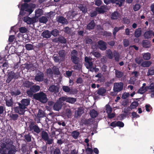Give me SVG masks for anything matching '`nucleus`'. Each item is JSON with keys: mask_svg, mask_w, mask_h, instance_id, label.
I'll return each mask as SVG.
<instances>
[{"mask_svg": "<svg viewBox=\"0 0 154 154\" xmlns=\"http://www.w3.org/2000/svg\"><path fill=\"white\" fill-rule=\"evenodd\" d=\"M71 60L72 62L74 64V67L77 69H80L82 67L79 63L80 59L78 57L77 51L75 49L73 50L71 54Z\"/></svg>", "mask_w": 154, "mask_h": 154, "instance_id": "1", "label": "nucleus"}, {"mask_svg": "<svg viewBox=\"0 0 154 154\" xmlns=\"http://www.w3.org/2000/svg\"><path fill=\"white\" fill-rule=\"evenodd\" d=\"M33 98L41 103H45L48 100L47 95L42 91L35 94L33 95Z\"/></svg>", "mask_w": 154, "mask_h": 154, "instance_id": "2", "label": "nucleus"}, {"mask_svg": "<svg viewBox=\"0 0 154 154\" xmlns=\"http://www.w3.org/2000/svg\"><path fill=\"white\" fill-rule=\"evenodd\" d=\"M29 131H32V133H35L38 134L40 133L42 130L35 122L33 121H30L29 125Z\"/></svg>", "mask_w": 154, "mask_h": 154, "instance_id": "3", "label": "nucleus"}, {"mask_svg": "<svg viewBox=\"0 0 154 154\" xmlns=\"http://www.w3.org/2000/svg\"><path fill=\"white\" fill-rule=\"evenodd\" d=\"M14 109L16 113H18L20 114H23L25 112L26 109L20 103H15L14 105Z\"/></svg>", "mask_w": 154, "mask_h": 154, "instance_id": "4", "label": "nucleus"}, {"mask_svg": "<svg viewBox=\"0 0 154 154\" xmlns=\"http://www.w3.org/2000/svg\"><path fill=\"white\" fill-rule=\"evenodd\" d=\"M7 76V79L6 82L7 83H9L13 79H18L20 76V74L18 72L15 73L13 71H11L8 72Z\"/></svg>", "mask_w": 154, "mask_h": 154, "instance_id": "5", "label": "nucleus"}, {"mask_svg": "<svg viewBox=\"0 0 154 154\" xmlns=\"http://www.w3.org/2000/svg\"><path fill=\"white\" fill-rule=\"evenodd\" d=\"M62 97H61L57 100L54 104L53 108L54 110L56 111H59L62 108L63 106V102L62 100Z\"/></svg>", "mask_w": 154, "mask_h": 154, "instance_id": "6", "label": "nucleus"}, {"mask_svg": "<svg viewBox=\"0 0 154 154\" xmlns=\"http://www.w3.org/2000/svg\"><path fill=\"white\" fill-rule=\"evenodd\" d=\"M92 59L90 57L86 56L85 57V66L86 68L90 70H92V68L94 66L92 61Z\"/></svg>", "mask_w": 154, "mask_h": 154, "instance_id": "7", "label": "nucleus"}, {"mask_svg": "<svg viewBox=\"0 0 154 154\" xmlns=\"http://www.w3.org/2000/svg\"><path fill=\"white\" fill-rule=\"evenodd\" d=\"M124 84L122 82H116L113 86V90L115 92H118L121 91L123 88Z\"/></svg>", "mask_w": 154, "mask_h": 154, "instance_id": "8", "label": "nucleus"}, {"mask_svg": "<svg viewBox=\"0 0 154 154\" xmlns=\"http://www.w3.org/2000/svg\"><path fill=\"white\" fill-rule=\"evenodd\" d=\"M24 22L28 24H32L35 23L36 21V19L35 17L30 18L27 16L23 18Z\"/></svg>", "mask_w": 154, "mask_h": 154, "instance_id": "9", "label": "nucleus"}, {"mask_svg": "<svg viewBox=\"0 0 154 154\" xmlns=\"http://www.w3.org/2000/svg\"><path fill=\"white\" fill-rule=\"evenodd\" d=\"M99 48L102 51H105L107 48L106 43L103 40H100L97 42Z\"/></svg>", "mask_w": 154, "mask_h": 154, "instance_id": "10", "label": "nucleus"}, {"mask_svg": "<svg viewBox=\"0 0 154 154\" xmlns=\"http://www.w3.org/2000/svg\"><path fill=\"white\" fill-rule=\"evenodd\" d=\"M62 100L63 101H66L69 103L73 104L76 101L75 98L71 97H68L67 96L62 97Z\"/></svg>", "mask_w": 154, "mask_h": 154, "instance_id": "11", "label": "nucleus"}, {"mask_svg": "<svg viewBox=\"0 0 154 154\" xmlns=\"http://www.w3.org/2000/svg\"><path fill=\"white\" fill-rule=\"evenodd\" d=\"M44 78V74L41 72L40 73L36 74L35 77V80L38 82H41L43 81Z\"/></svg>", "mask_w": 154, "mask_h": 154, "instance_id": "12", "label": "nucleus"}, {"mask_svg": "<svg viewBox=\"0 0 154 154\" xmlns=\"http://www.w3.org/2000/svg\"><path fill=\"white\" fill-rule=\"evenodd\" d=\"M59 87L54 85H51L49 88V91L54 93H57L59 92Z\"/></svg>", "mask_w": 154, "mask_h": 154, "instance_id": "13", "label": "nucleus"}, {"mask_svg": "<svg viewBox=\"0 0 154 154\" xmlns=\"http://www.w3.org/2000/svg\"><path fill=\"white\" fill-rule=\"evenodd\" d=\"M92 119L91 118H89L88 119H82L81 122L82 125H84L86 126H88V125H91L92 124Z\"/></svg>", "mask_w": 154, "mask_h": 154, "instance_id": "14", "label": "nucleus"}, {"mask_svg": "<svg viewBox=\"0 0 154 154\" xmlns=\"http://www.w3.org/2000/svg\"><path fill=\"white\" fill-rule=\"evenodd\" d=\"M29 99H23L20 101V103L26 109V106L30 104Z\"/></svg>", "mask_w": 154, "mask_h": 154, "instance_id": "15", "label": "nucleus"}, {"mask_svg": "<svg viewBox=\"0 0 154 154\" xmlns=\"http://www.w3.org/2000/svg\"><path fill=\"white\" fill-rule=\"evenodd\" d=\"M40 133V135L42 139L44 140H46L47 138L49 137L48 133L43 129H42Z\"/></svg>", "mask_w": 154, "mask_h": 154, "instance_id": "16", "label": "nucleus"}, {"mask_svg": "<svg viewBox=\"0 0 154 154\" xmlns=\"http://www.w3.org/2000/svg\"><path fill=\"white\" fill-rule=\"evenodd\" d=\"M95 25V23L94 20H92L87 25L86 29L90 30L94 29Z\"/></svg>", "mask_w": 154, "mask_h": 154, "instance_id": "17", "label": "nucleus"}, {"mask_svg": "<svg viewBox=\"0 0 154 154\" xmlns=\"http://www.w3.org/2000/svg\"><path fill=\"white\" fill-rule=\"evenodd\" d=\"M41 35L43 38H48L51 37V32H50L48 30H46L42 33Z\"/></svg>", "mask_w": 154, "mask_h": 154, "instance_id": "18", "label": "nucleus"}, {"mask_svg": "<svg viewBox=\"0 0 154 154\" xmlns=\"http://www.w3.org/2000/svg\"><path fill=\"white\" fill-rule=\"evenodd\" d=\"M29 8V6L27 3H24L23 4H22L20 12V14L22 15L23 11L25 10V11L26 9H27Z\"/></svg>", "mask_w": 154, "mask_h": 154, "instance_id": "19", "label": "nucleus"}, {"mask_svg": "<svg viewBox=\"0 0 154 154\" xmlns=\"http://www.w3.org/2000/svg\"><path fill=\"white\" fill-rule=\"evenodd\" d=\"M57 21L59 23H62V24H67L68 22L67 20L64 17L61 16H60L57 19Z\"/></svg>", "mask_w": 154, "mask_h": 154, "instance_id": "20", "label": "nucleus"}, {"mask_svg": "<svg viewBox=\"0 0 154 154\" xmlns=\"http://www.w3.org/2000/svg\"><path fill=\"white\" fill-rule=\"evenodd\" d=\"M34 83L29 81H24L23 83V86L26 88H30L33 85Z\"/></svg>", "mask_w": 154, "mask_h": 154, "instance_id": "21", "label": "nucleus"}, {"mask_svg": "<svg viewBox=\"0 0 154 154\" xmlns=\"http://www.w3.org/2000/svg\"><path fill=\"white\" fill-rule=\"evenodd\" d=\"M106 90L104 88L101 87L97 91V93L99 95L103 96L106 93Z\"/></svg>", "mask_w": 154, "mask_h": 154, "instance_id": "22", "label": "nucleus"}, {"mask_svg": "<svg viewBox=\"0 0 154 154\" xmlns=\"http://www.w3.org/2000/svg\"><path fill=\"white\" fill-rule=\"evenodd\" d=\"M141 34L142 30L141 28H138L136 29L134 32V35L136 38L139 37Z\"/></svg>", "mask_w": 154, "mask_h": 154, "instance_id": "23", "label": "nucleus"}, {"mask_svg": "<svg viewBox=\"0 0 154 154\" xmlns=\"http://www.w3.org/2000/svg\"><path fill=\"white\" fill-rule=\"evenodd\" d=\"M152 62L149 60L143 61L141 64V66L142 67H149L152 64Z\"/></svg>", "mask_w": 154, "mask_h": 154, "instance_id": "24", "label": "nucleus"}, {"mask_svg": "<svg viewBox=\"0 0 154 154\" xmlns=\"http://www.w3.org/2000/svg\"><path fill=\"white\" fill-rule=\"evenodd\" d=\"M152 31L149 30L146 32L144 34V36L145 38L148 39L151 38L152 35Z\"/></svg>", "mask_w": 154, "mask_h": 154, "instance_id": "25", "label": "nucleus"}, {"mask_svg": "<svg viewBox=\"0 0 154 154\" xmlns=\"http://www.w3.org/2000/svg\"><path fill=\"white\" fill-rule=\"evenodd\" d=\"M142 45L145 48H149L150 46V42L148 40H143L142 42Z\"/></svg>", "mask_w": 154, "mask_h": 154, "instance_id": "26", "label": "nucleus"}, {"mask_svg": "<svg viewBox=\"0 0 154 154\" xmlns=\"http://www.w3.org/2000/svg\"><path fill=\"white\" fill-rule=\"evenodd\" d=\"M45 116H46V114L45 112L42 109H39L37 115V117L40 119Z\"/></svg>", "mask_w": 154, "mask_h": 154, "instance_id": "27", "label": "nucleus"}, {"mask_svg": "<svg viewBox=\"0 0 154 154\" xmlns=\"http://www.w3.org/2000/svg\"><path fill=\"white\" fill-rule=\"evenodd\" d=\"M98 113L97 111L94 109H92L90 110V115L91 117L93 119L96 118L98 115Z\"/></svg>", "mask_w": 154, "mask_h": 154, "instance_id": "28", "label": "nucleus"}, {"mask_svg": "<svg viewBox=\"0 0 154 154\" xmlns=\"http://www.w3.org/2000/svg\"><path fill=\"white\" fill-rule=\"evenodd\" d=\"M124 28V25L119 27H115L113 30V34L114 36L115 37L116 36V33L120 30L123 29Z\"/></svg>", "mask_w": 154, "mask_h": 154, "instance_id": "29", "label": "nucleus"}, {"mask_svg": "<svg viewBox=\"0 0 154 154\" xmlns=\"http://www.w3.org/2000/svg\"><path fill=\"white\" fill-rule=\"evenodd\" d=\"M59 56L60 58L61 61H64L65 57V51L64 50L60 51L58 53Z\"/></svg>", "mask_w": 154, "mask_h": 154, "instance_id": "30", "label": "nucleus"}, {"mask_svg": "<svg viewBox=\"0 0 154 154\" xmlns=\"http://www.w3.org/2000/svg\"><path fill=\"white\" fill-rule=\"evenodd\" d=\"M143 57L145 60H149L151 58V54L149 52L144 53L142 54Z\"/></svg>", "mask_w": 154, "mask_h": 154, "instance_id": "31", "label": "nucleus"}, {"mask_svg": "<svg viewBox=\"0 0 154 154\" xmlns=\"http://www.w3.org/2000/svg\"><path fill=\"white\" fill-rule=\"evenodd\" d=\"M124 73L118 70H115L116 77L118 78H120L124 75Z\"/></svg>", "mask_w": 154, "mask_h": 154, "instance_id": "32", "label": "nucleus"}, {"mask_svg": "<svg viewBox=\"0 0 154 154\" xmlns=\"http://www.w3.org/2000/svg\"><path fill=\"white\" fill-rule=\"evenodd\" d=\"M9 117L11 120L16 121L18 119L19 116L16 113H11L9 116Z\"/></svg>", "mask_w": 154, "mask_h": 154, "instance_id": "33", "label": "nucleus"}, {"mask_svg": "<svg viewBox=\"0 0 154 154\" xmlns=\"http://www.w3.org/2000/svg\"><path fill=\"white\" fill-rule=\"evenodd\" d=\"M40 89V86L38 85H32L30 88V90L32 91L34 93H35L38 91Z\"/></svg>", "mask_w": 154, "mask_h": 154, "instance_id": "34", "label": "nucleus"}, {"mask_svg": "<svg viewBox=\"0 0 154 154\" xmlns=\"http://www.w3.org/2000/svg\"><path fill=\"white\" fill-rule=\"evenodd\" d=\"M119 16V13L117 11H115L111 15V18L112 19L116 20L117 19Z\"/></svg>", "mask_w": 154, "mask_h": 154, "instance_id": "35", "label": "nucleus"}, {"mask_svg": "<svg viewBox=\"0 0 154 154\" xmlns=\"http://www.w3.org/2000/svg\"><path fill=\"white\" fill-rule=\"evenodd\" d=\"M59 43L62 44H66L67 43V40L63 36L60 35L59 37Z\"/></svg>", "mask_w": 154, "mask_h": 154, "instance_id": "36", "label": "nucleus"}, {"mask_svg": "<svg viewBox=\"0 0 154 154\" xmlns=\"http://www.w3.org/2000/svg\"><path fill=\"white\" fill-rule=\"evenodd\" d=\"M48 20V18L45 16H42L39 19V21L41 23H46Z\"/></svg>", "mask_w": 154, "mask_h": 154, "instance_id": "37", "label": "nucleus"}, {"mask_svg": "<svg viewBox=\"0 0 154 154\" xmlns=\"http://www.w3.org/2000/svg\"><path fill=\"white\" fill-rule=\"evenodd\" d=\"M17 151L16 147L13 146L9 148L8 154H15Z\"/></svg>", "mask_w": 154, "mask_h": 154, "instance_id": "38", "label": "nucleus"}, {"mask_svg": "<svg viewBox=\"0 0 154 154\" xmlns=\"http://www.w3.org/2000/svg\"><path fill=\"white\" fill-rule=\"evenodd\" d=\"M106 8L105 5L101 6L100 8H97L96 9V11L99 13H103L105 12L104 10Z\"/></svg>", "mask_w": 154, "mask_h": 154, "instance_id": "39", "label": "nucleus"}, {"mask_svg": "<svg viewBox=\"0 0 154 154\" xmlns=\"http://www.w3.org/2000/svg\"><path fill=\"white\" fill-rule=\"evenodd\" d=\"M125 1V0H114L113 4L116 3L117 6L121 7Z\"/></svg>", "mask_w": 154, "mask_h": 154, "instance_id": "40", "label": "nucleus"}, {"mask_svg": "<svg viewBox=\"0 0 154 154\" xmlns=\"http://www.w3.org/2000/svg\"><path fill=\"white\" fill-rule=\"evenodd\" d=\"M6 105L8 107H13V102L12 98L9 100H5Z\"/></svg>", "mask_w": 154, "mask_h": 154, "instance_id": "41", "label": "nucleus"}, {"mask_svg": "<svg viewBox=\"0 0 154 154\" xmlns=\"http://www.w3.org/2000/svg\"><path fill=\"white\" fill-rule=\"evenodd\" d=\"M26 141L27 142H30L31 141L32 135L29 133L28 134H26L24 136Z\"/></svg>", "mask_w": 154, "mask_h": 154, "instance_id": "42", "label": "nucleus"}, {"mask_svg": "<svg viewBox=\"0 0 154 154\" xmlns=\"http://www.w3.org/2000/svg\"><path fill=\"white\" fill-rule=\"evenodd\" d=\"M139 104L137 101H134L131 104L129 107L131 109H135L138 106Z\"/></svg>", "mask_w": 154, "mask_h": 154, "instance_id": "43", "label": "nucleus"}, {"mask_svg": "<svg viewBox=\"0 0 154 154\" xmlns=\"http://www.w3.org/2000/svg\"><path fill=\"white\" fill-rule=\"evenodd\" d=\"M53 72L54 74L56 75H59L60 74L59 69L56 66H54L52 68Z\"/></svg>", "mask_w": 154, "mask_h": 154, "instance_id": "44", "label": "nucleus"}, {"mask_svg": "<svg viewBox=\"0 0 154 154\" xmlns=\"http://www.w3.org/2000/svg\"><path fill=\"white\" fill-rule=\"evenodd\" d=\"M42 10L40 8H38L35 11V17L37 18H38L40 17L42 14Z\"/></svg>", "mask_w": 154, "mask_h": 154, "instance_id": "45", "label": "nucleus"}, {"mask_svg": "<svg viewBox=\"0 0 154 154\" xmlns=\"http://www.w3.org/2000/svg\"><path fill=\"white\" fill-rule=\"evenodd\" d=\"M51 35H52L54 37L57 36L59 35V32L57 29H53L51 32Z\"/></svg>", "mask_w": 154, "mask_h": 154, "instance_id": "46", "label": "nucleus"}, {"mask_svg": "<svg viewBox=\"0 0 154 154\" xmlns=\"http://www.w3.org/2000/svg\"><path fill=\"white\" fill-rule=\"evenodd\" d=\"M147 75H154V67H150L147 72Z\"/></svg>", "mask_w": 154, "mask_h": 154, "instance_id": "47", "label": "nucleus"}, {"mask_svg": "<svg viewBox=\"0 0 154 154\" xmlns=\"http://www.w3.org/2000/svg\"><path fill=\"white\" fill-rule=\"evenodd\" d=\"M106 53L109 59H112L113 57V54L110 49H109L106 50Z\"/></svg>", "mask_w": 154, "mask_h": 154, "instance_id": "48", "label": "nucleus"}, {"mask_svg": "<svg viewBox=\"0 0 154 154\" xmlns=\"http://www.w3.org/2000/svg\"><path fill=\"white\" fill-rule=\"evenodd\" d=\"M79 134V132L77 131H75L72 132L71 135L74 138L76 139L78 137Z\"/></svg>", "mask_w": 154, "mask_h": 154, "instance_id": "49", "label": "nucleus"}, {"mask_svg": "<svg viewBox=\"0 0 154 154\" xmlns=\"http://www.w3.org/2000/svg\"><path fill=\"white\" fill-rule=\"evenodd\" d=\"M79 9L82 11V12L85 13L87 11V9L85 6L82 4H80L79 7Z\"/></svg>", "mask_w": 154, "mask_h": 154, "instance_id": "50", "label": "nucleus"}, {"mask_svg": "<svg viewBox=\"0 0 154 154\" xmlns=\"http://www.w3.org/2000/svg\"><path fill=\"white\" fill-rule=\"evenodd\" d=\"M63 31L65 33L68 35H70L72 32V29L68 26H66L64 29Z\"/></svg>", "mask_w": 154, "mask_h": 154, "instance_id": "51", "label": "nucleus"}, {"mask_svg": "<svg viewBox=\"0 0 154 154\" xmlns=\"http://www.w3.org/2000/svg\"><path fill=\"white\" fill-rule=\"evenodd\" d=\"M105 110L107 113L112 112V108L109 104H107L106 105Z\"/></svg>", "mask_w": 154, "mask_h": 154, "instance_id": "52", "label": "nucleus"}, {"mask_svg": "<svg viewBox=\"0 0 154 154\" xmlns=\"http://www.w3.org/2000/svg\"><path fill=\"white\" fill-rule=\"evenodd\" d=\"M25 48L26 50L30 51L33 49V46L32 44H27L25 45Z\"/></svg>", "mask_w": 154, "mask_h": 154, "instance_id": "53", "label": "nucleus"}, {"mask_svg": "<svg viewBox=\"0 0 154 154\" xmlns=\"http://www.w3.org/2000/svg\"><path fill=\"white\" fill-rule=\"evenodd\" d=\"M63 90L65 92L68 93L70 91L71 89L70 87L68 86H62Z\"/></svg>", "mask_w": 154, "mask_h": 154, "instance_id": "54", "label": "nucleus"}, {"mask_svg": "<svg viewBox=\"0 0 154 154\" xmlns=\"http://www.w3.org/2000/svg\"><path fill=\"white\" fill-rule=\"evenodd\" d=\"M47 144L50 145L53 143L54 140L52 138H49V137L47 138L46 140H45Z\"/></svg>", "mask_w": 154, "mask_h": 154, "instance_id": "55", "label": "nucleus"}, {"mask_svg": "<svg viewBox=\"0 0 154 154\" xmlns=\"http://www.w3.org/2000/svg\"><path fill=\"white\" fill-rule=\"evenodd\" d=\"M20 93V91L18 90L15 91H11V94L12 96H17L19 95Z\"/></svg>", "mask_w": 154, "mask_h": 154, "instance_id": "56", "label": "nucleus"}, {"mask_svg": "<svg viewBox=\"0 0 154 154\" xmlns=\"http://www.w3.org/2000/svg\"><path fill=\"white\" fill-rule=\"evenodd\" d=\"M85 152L87 154H93V150L89 147H87L85 150Z\"/></svg>", "mask_w": 154, "mask_h": 154, "instance_id": "57", "label": "nucleus"}, {"mask_svg": "<svg viewBox=\"0 0 154 154\" xmlns=\"http://www.w3.org/2000/svg\"><path fill=\"white\" fill-rule=\"evenodd\" d=\"M53 58L54 62L56 63L63 61H61L60 58L59 59V57L57 56H54Z\"/></svg>", "mask_w": 154, "mask_h": 154, "instance_id": "58", "label": "nucleus"}, {"mask_svg": "<svg viewBox=\"0 0 154 154\" xmlns=\"http://www.w3.org/2000/svg\"><path fill=\"white\" fill-rule=\"evenodd\" d=\"M140 8V4L136 3L134 5L133 9L135 11H138Z\"/></svg>", "mask_w": 154, "mask_h": 154, "instance_id": "59", "label": "nucleus"}, {"mask_svg": "<svg viewBox=\"0 0 154 154\" xmlns=\"http://www.w3.org/2000/svg\"><path fill=\"white\" fill-rule=\"evenodd\" d=\"M146 91L145 88H143L142 87L140 88H139L137 91V93L143 94Z\"/></svg>", "mask_w": 154, "mask_h": 154, "instance_id": "60", "label": "nucleus"}, {"mask_svg": "<svg viewBox=\"0 0 154 154\" xmlns=\"http://www.w3.org/2000/svg\"><path fill=\"white\" fill-rule=\"evenodd\" d=\"M135 62L138 64H140L143 61V60L142 59H140L139 57H137L135 59Z\"/></svg>", "mask_w": 154, "mask_h": 154, "instance_id": "61", "label": "nucleus"}, {"mask_svg": "<svg viewBox=\"0 0 154 154\" xmlns=\"http://www.w3.org/2000/svg\"><path fill=\"white\" fill-rule=\"evenodd\" d=\"M114 56L115 57V60L117 62H118L119 61V57L118 53L116 52H114Z\"/></svg>", "mask_w": 154, "mask_h": 154, "instance_id": "62", "label": "nucleus"}, {"mask_svg": "<svg viewBox=\"0 0 154 154\" xmlns=\"http://www.w3.org/2000/svg\"><path fill=\"white\" fill-rule=\"evenodd\" d=\"M19 30L20 32L23 33L26 32L27 31L26 28L25 27H22L20 28Z\"/></svg>", "mask_w": 154, "mask_h": 154, "instance_id": "63", "label": "nucleus"}, {"mask_svg": "<svg viewBox=\"0 0 154 154\" xmlns=\"http://www.w3.org/2000/svg\"><path fill=\"white\" fill-rule=\"evenodd\" d=\"M115 116V113L114 112H110V113H107V116L108 118L110 119H112Z\"/></svg>", "mask_w": 154, "mask_h": 154, "instance_id": "64", "label": "nucleus"}]
</instances>
